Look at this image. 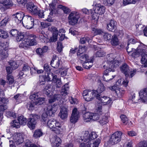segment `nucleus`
<instances>
[{"label":"nucleus","mask_w":147,"mask_h":147,"mask_svg":"<svg viewBox=\"0 0 147 147\" xmlns=\"http://www.w3.org/2000/svg\"><path fill=\"white\" fill-rule=\"evenodd\" d=\"M111 44L114 46H116L119 44V41L117 36L114 35L112 38L111 41Z\"/></svg>","instance_id":"72a5a7b5"},{"label":"nucleus","mask_w":147,"mask_h":147,"mask_svg":"<svg viewBox=\"0 0 147 147\" xmlns=\"http://www.w3.org/2000/svg\"><path fill=\"white\" fill-rule=\"evenodd\" d=\"M105 88L103 84L102 83H100L98 86L96 90H94L96 91V96H100L99 94L101 93L105 90Z\"/></svg>","instance_id":"7c9ffc66"},{"label":"nucleus","mask_w":147,"mask_h":147,"mask_svg":"<svg viewBox=\"0 0 147 147\" xmlns=\"http://www.w3.org/2000/svg\"><path fill=\"white\" fill-rule=\"evenodd\" d=\"M79 17V15L77 12H71L68 17L69 24L71 25H74L76 24L77 23Z\"/></svg>","instance_id":"9d476101"},{"label":"nucleus","mask_w":147,"mask_h":147,"mask_svg":"<svg viewBox=\"0 0 147 147\" xmlns=\"http://www.w3.org/2000/svg\"><path fill=\"white\" fill-rule=\"evenodd\" d=\"M10 67L13 69H17L18 67V65L15 61H11L9 62Z\"/></svg>","instance_id":"8fccbe9b"},{"label":"nucleus","mask_w":147,"mask_h":147,"mask_svg":"<svg viewBox=\"0 0 147 147\" xmlns=\"http://www.w3.org/2000/svg\"><path fill=\"white\" fill-rule=\"evenodd\" d=\"M139 147H147V141L143 140L140 142L138 144Z\"/></svg>","instance_id":"69168bd1"},{"label":"nucleus","mask_w":147,"mask_h":147,"mask_svg":"<svg viewBox=\"0 0 147 147\" xmlns=\"http://www.w3.org/2000/svg\"><path fill=\"white\" fill-rule=\"evenodd\" d=\"M140 98L143 102L147 103V89L145 88L139 92Z\"/></svg>","instance_id":"a211bd4d"},{"label":"nucleus","mask_w":147,"mask_h":147,"mask_svg":"<svg viewBox=\"0 0 147 147\" xmlns=\"http://www.w3.org/2000/svg\"><path fill=\"white\" fill-rule=\"evenodd\" d=\"M135 42V40L133 38H131L129 40L127 43V50L129 54L130 53L135 50L134 49L132 48L129 49V45L130 44L131 45V44H134Z\"/></svg>","instance_id":"c85d7f7f"},{"label":"nucleus","mask_w":147,"mask_h":147,"mask_svg":"<svg viewBox=\"0 0 147 147\" xmlns=\"http://www.w3.org/2000/svg\"><path fill=\"white\" fill-rule=\"evenodd\" d=\"M141 61L143 63H146L147 64V52H146L145 49L142 57L141 59Z\"/></svg>","instance_id":"de8ad7c7"},{"label":"nucleus","mask_w":147,"mask_h":147,"mask_svg":"<svg viewBox=\"0 0 147 147\" xmlns=\"http://www.w3.org/2000/svg\"><path fill=\"white\" fill-rule=\"evenodd\" d=\"M16 36V40L18 41H20L22 40L24 38V36L23 34L22 33H20Z\"/></svg>","instance_id":"774afa93"},{"label":"nucleus","mask_w":147,"mask_h":147,"mask_svg":"<svg viewBox=\"0 0 147 147\" xmlns=\"http://www.w3.org/2000/svg\"><path fill=\"white\" fill-rule=\"evenodd\" d=\"M52 146L53 147H58L60 146L61 139L57 137L51 140Z\"/></svg>","instance_id":"412c9836"},{"label":"nucleus","mask_w":147,"mask_h":147,"mask_svg":"<svg viewBox=\"0 0 147 147\" xmlns=\"http://www.w3.org/2000/svg\"><path fill=\"white\" fill-rule=\"evenodd\" d=\"M42 134L43 133L41 130L38 129L34 131L33 136L35 138H37L40 137L42 135Z\"/></svg>","instance_id":"4c0bfd02"},{"label":"nucleus","mask_w":147,"mask_h":147,"mask_svg":"<svg viewBox=\"0 0 147 147\" xmlns=\"http://www.w3.org/2000/svg\"><path fill=\"white\" fill-rule=\"evenodd\" d=\"M79 116V112L76 108H74L73 110L72 114L70 119V122L73 123H75L77 122Z\"/></svg>","instance_id":"ddd939ff"},{"label":"nucleus","mask_w":147,"mask_h":147,"mask_svg":"<svg viewBox=\"0 0 147 147\" xmlns=\"http://www.w3.org/2000/svg\"><path fill=\"white\" fill-rule=\"evenodd\" d=\"M34 101H32L28 103L26 105L27 107L29 110H32L35 105Z\"/></svg>","instance_id":"864d4df0"},{"label":"nucleus","mask_w":147,"mask_h":147,"mask_svg":"<svg viewBox=\"0 0 147 147\" xmlns=\"http://www.w3.org/2000/svg\"><path fill=\"white\" fill-rule=\"evenodd\" d=\"M60 63L59 58L56 56H53L50 63L51 66L57 69L59 67Z\"/></svg>","instance_id":"dca6fc26"},{"label":"nucleus","mask_w":147,"mask_h":147,"mask_svg":"<svg viewBox=\"0 0 147 147\" xmlns=\"http://www.w3.org/2000/svg\"><path fill=\"white\" fill-rule=\"evenodd\" d=\"M11 125L13 127L16 128H19L20 127V124L18 120H14L11 123Z\"/></svg>","instance_id":"a18cd8bd"},{"label":"nucleus","mask_w":147,"mask_h":147,"mask_svg":"<svg viewBox=\"0 0 147 147\" xmlns=\"http://www.w3.org/2000/svg\"><path fill=\"white\" fill-rule=\"evenodd\" d=\"M60 97V95L59 94H55L53 96L51 99L49 100V102L50 103H51L56 100H58Z\"/></svg>","instance_id":"79ce46f5"},{"label":"nucleus","mask_w":147,"mask_h":147,"mask_svg":"<svg viewBox=\"0 0 147 147\" xmlns=\"http://www.w3.org/2000/svg\"><path fill=\"white\" fill-rule=\"evenodd\" d=\"M120 118L121 121L124 124L126 125L128 123V119L125 115H121L120 116Z\"/></svg>","instance_id":"3c124183"},{"label":"nucleus","mask_w":147,"mask_h":147,"mask_svg":"<svg viewBox=\"0 0 147 147\" xmlns=\"http://www.w3.org/2000/svg\"><path fill=\"white\" fill-rule=\"evenodd\" d=\"M63 48L62 43L60 42H57V51L59 52H61Z\"/></svg>","instance_id":"13d9d810"},{"label":"nucleus","mask_w":147,"mask_h":147,"mask_svg":"<svg viewBox=\"0 0 147 147\" xmlns=\"http://www.w3.org/2000/svg\"><path fill=\"white\" fill-rule=\"evenodd\" d=\"M114 77L112 76L111 77V75L109 76V75H106L105 76H103V80L104 81L107 82L109 80L112 79L114 78Z\"/></svg>","instance_id":"4d7b16f0"},{"label":"nucleus","mask_w":147,"mask_h":147,"mask_svg":"<svg viewBox=\"0 0 147 147\" xmlns=\"http://www.w3.org/2000/svg\"><path fill=\"white\" fill-rule=\"evenodd\" d=\"M68 107L65 106L62 107L61 109L59 115L63 119H65L68 117Z\"/></svg>","instance_id":"2eb2a0df"},{"label":"nucleus","mask_w":147,"mask_h":147,"mask_svg":"<svg viewBox=\"0 0 147 147\" xmlns=\"http://www.w3.org/2000/svg\"><path fill=\"white\" fill-rule=\"evenodd\" d=\"M78 56L80 60L83 63L86 62L88 61V60L90 59L89 56L86 54L78 53Z\"/></svg>","instance_id":"a878e982"},{"label":"nucleus","mask_w":147,"mask_h":147,"mask_svg":"<svg viewBox=\"0 0 147 147\" xmlns=\"http://www.w3.org/2000/svg\"><path fill=\"white\" fill-rule=\"evenodd\" d=\"M69 90L68 84H66L63 86L61 91V94L63 96H65L68 94Z\"/></svg>","instance_id":"c756f323"},{"label":"nucleus","mask_w":147,"mask_h":147,"mask_svg":"<svg viewBox=\"0 0 147 147\" xmlns=\"http://www.w3.org/2000/svg\"><path fill=\"white\" fill-rule=\"evenodd\" d=\"M48 30L52 33L53 34L58 33V30L57 28L54 27H49Z\"/></svg>","instance_id":"052dcab7"},{"label":"nucleus","mask_w":147,"mask_h":147,"mask_svg":"<svg viewBox=\"0 0 147 147\" xmlns=\"http://www.w3.org/2000/svg\"><path fill=\"white\" fill-rule=\"evenodd\" d=\"M38 93H34L31 94L30 96V99H33L34 100H36L37 99L39 98Z\"/></svg>","instance_id":"e2e57ef3"},{"label":"nucleus","mask_w":147,"mask_h":147,"mask_svg":"<svg viewBox=\"0 0 147 147\" xmlns=\"http://www.w3.org/2000/svg\"><path fill=\"white\" fill-rule=\"evenodd\" d=\"M57 109V105H54L53 106L49 105L47 108L46 113H44L41 116V121L43 123L45 124L49 120L48 116L52 115L53 113H55Z\"/></svg>","instance_id":"7ed1b4c3"},{"label":"nucleus","mask_w":147,"mask_h":147,"mask_svg":"<svg viewBox=\"0 0 147 147\" xmlns=\"http://www.w3.org/2000/svg\"><path fill=\"white\" fill-rule=\"evenodd\" d=\"M121 71L123 73L126 78H131L135 74L136 70L135 69L130 70L127 64H123L120 67Z\"/></svg>","instance_id":"39448f33"},{"label":"nucleus","mask_w":147,"mask_h":147,"mask_svg":"<svg viewBox=\"0 0 147 147\" xmlns=\"http://www.w3.org/2000/svg\"><path fill=\"white\" fill-rule=\"evenodd\" d=\"M97 137V135L94 132H92L90 134L88 132L85 133L84 135L83 139H81V142L80 147H90L92 145V140Z\"/></svg>","instance_id":"f257e3e1"},{"label":"nucleus","mask_w":147,"mask_h":147,"mask_svg":"<svg viewBox=\"0 0 147 147\" xmlns=\"http://www.w3.org/2000/svg\"><path fill=\"white\" fill-rule=\"evenodd\" d=\"M53 74L52 73L47 72V74H45V76L47 79L49 81H51L53 78Z\"/></svg>","instance_id":"338daca9"},{"label":"nucleus","mask_w":147,"mask_h":147,"mask_svg":"<svg viewBox=\"0 0 147 147\" xmlns=\"http://www.w3.org/2000/svg\"><path fill=\"white\" fill-rule=\"evenodd\" d=\"M25 16L24 13L20 12L17 13L16 14L13 15V18H14V20H15L16 21L18 20L20 22H21L23 18H24Z\"/></svg>","instance_id":"4be33fe9"},{"label":"nucleus","mask_w":147,"mask_h":147,"mask_svg":"<svg viewBox=\"0 0 147 147\" xmlns=\"http://www.w3.org/2000/svg\"><path fill=\"white\" fill-rule=\"evenodd\" d=\"M90 38L88 37H83L81 38L80 40V42L82 44L85 43L86 41L89 42Z\"/></svg>","instance_id":"0e129e2a"},{"label":"nucleus","mask_w":147,"mask_h":147,"mask_svg":"<svg viewBox=\"0 0 147 147\" xmlns=\"http://www.w3.org/2000/svg\"><path fill=\"white\" fill-rule=\"evenodd\" d=\"M38 118L39 116L37 115H30V118L27 120V125L28 127L31 129H34L36 123V121Z\"/></svg>","instance_id":"1a4fd4ad"},{"label":"nucleus","mask_w":147,"mask_h":147,"mask_svg":"<svg viewBox=\"0 0 147 147\" xmlns=\"http://www.w3.org/2000/svg\"><path fill=\"white\" fill-rule=\"evenodd\" d=\"M52 86L50 84L47 85L44 88L43 90V92L47 96H51V92L52 91Z\"/></svg>","instance_id":"393cba45"},{"label":"nucleus","mask_w":147,"mask_h":147,"mask_svg":"<svg viewBox=\"0 0 147 147\" xmlns=\"http://www.w3.org/2000/svg\"><path fill=\"white\" fill-rule=\"evenodd\" d=\"M105 53L102 50H100L98 51L95 53V55L96 57H103Z\"/></svg>","instance_id":"5fc2aeb1"},{"label":"nucleus","mask_w":147,"mask_h":147,"mask_svg":"<svg viewBox=\"0 0 147 147\" xmlns=\"http://www.w3.org/2000/svg\"><path fill=\"white\" fill-rule=\"evenodd\" d=\"M94 60L93 57L90 58V59L88 60V61L84 62L83 64V67L86 69H88L92 67L93 65V63Z\"/></svg>","instance_id":"5701e85b"},{"label":"nucleus","mask_w":147,"mask_h":147,"mask_svg":"<svg viewBox=\"0 0 147 147\" xmlns=\"http://www.w3.org/2000/svg\"><path fill=\"white\" fill-rule=\"evenodd\" d=\"M24 97V95L23 94H18L14 96L13 98L16 100L17 102V103L18 104L21 102L22 99Z\"/></svg>","instance_id":"473e14b6"},{"label":"nucleus","mask_w":147,"mask_h":147,"mask_svg":"<svg viewBox=\"0 0 147 147\" xmlns=\"http://www.w3.org/2000/svg\"><path fill=\"white\" fill-rule=\"evenodd\" d=\"M103 37L105 40H110L113 37L111 34L108 32L103 33Z\"/></svg>","instance_id":"49530a36"},{"label":"nucleus","mask_w":147,"mask_h":147,"mask_svg":"<svg viewBox=\"0 0 147 147\" xmlns=\"http://www.w3.org/2000/svg\"><path fill=\"white\" fill-rule=\"evenodd\" d=\"M96 98L99 101V102H100L103 105H107L109 104L111 100L108 97L105 96H97Z\"/></svg>","instance_id":"4468645a"},{"label":"nucleus","mask_w":147,"mask_h":147,"mask_svg":"<svg viewBox=\"0 0 147 147\" xmlns=\"http://www.w3.org/2000/svg\"><path fill=\"white\" fill-rule=\"evenodd\" d=\"M59 8L62 9L65 13H68L70 12V10L67 7L63 6L61 5H59L58 6Z\"/></svg>","instance_id":"c03bdc74"},{"label":"nucleus","mask_w":147,"mask_h":147,"mask_svg":"<svg viewBox=\"0 0 147 147\" xmlns=\"http://www.w3.org/2000/svg\"><path fill=\"white\" fill-rule=\"evenodd\" d=\"M12 138L17 145L22 143L24 141L23 135L20 133H15L12 136Z\"/></svg>","instance_id":"f8f14e48"},{"label":"nucleus","mask_w":147,"mask_h":147,"mask_svg":"<svg viewBox=\"0 0 147 147\" xmlns=\"http://www.w3.org/2000/svg\"><path fill=\"white\" fill-rule=\"evenodd\" d=\"M122 134L121 131H117L113 134L110 139V143L112 145L117 144L121 140Z\"/></svg>","instance_id":"0eeeda50"},{"label":"nucleus","mask_w":147,"mask_h":147,"mask_svg":"<svg viewBox=\"0 0 147 147\" xmlns=\"http://www.w3.org/2000/svg\"><path fill=\"white\" fill-rule=\"evenodd\" d=\"M95 12L99 14H103L105 12V7L104 6L100 4H98L95 5Z\"/></svg>","instance_id":"aec40b11"},{"label":"nucleus","mask_w":147,"mask_h":147,"mask_svg":"<svg viewBox=\"0 0 147 147\" xmlns=\"http://www.w3.org/2000/svg\"><path fill=\"white\" fill-rule=\"evenodd\" d=\"M92 31V32L95 35L102 34L104 33L103 31L100 29L93 28Z\"/></svg>","instance_id":"ea45409f"},{"label":"nucleus","mask_w":147,"mask_h":147,"mask_svg":"<svg viewBox=\"0 0 147 147\" xmlns=\"http://www.w3.org/2000/svg\"><path fill=\"white\" fill-rule=\"evenodd\" d=\"M116 56L113 54H110L107 55V59L106 64L103 66L105 68H116L118 66V61L115 59Z\"/></svg>","instance_id":"20e7f679"},{"label":"nucleus","mask_w":147,"mask_h":147,"mask_svg":"<svg viewBox=\"0 0 147 147\" xmlns=\"http://www.w3.org/2000/svg\"><path fill=\"white\" fill-rule=\"evenodd\" d=\"M8 56V54L7 50H3L0 51V58L1 59L7 58Z\"/></svg>","instance_id":"58836bf2"},{"label":"nucleus","mask_w":147,"mask_h":147,"mask_svg":"<svg viewBox=\"0 0 147 147\" xmlns=\"http://www.w3.org/2000/svg\"><path fill=\"white\" fill-rule=\"evenodd\" d=\"M7 109V106L5 105H0V125L1 124V122L3 118V112Z\"/></svg>","instance_id":"2f4dec72"},{"label":"nucleus","mask_w":147,"mask_h":147,"mask_svg":"<svg viewBox=\"0 0 147 147\" xmlns=\"http://www.w3.org/2000/svg\"><path fill=\"white\" fill-rule=\"evenodd\" d=\"M108 121V117L105 116H103L100 119L99 122L102 125L106 124Z\"/></svg>","instance_id":"37998d69"},{"label":"nucleus","mask_w":147,"mask_h":147,"mask_svg":"<svg viewBox=\"0 0 147 147\" xmlns=\"http://www.w3.org/2000/svg\"><path fill=\"white\" fill-rule=\"evenodd\" d=\"M39 36L40 39L42 42H45L47 41V35L45 33V32L43 31H41Z\"/></svg>","instance_id":"c9c22d12"},{"label":"nucleus","mask_w":147,"mask_h":147,"mask_svg":"<svg viewBox=\"0 0 147 147\" xmlns=\"http://www.w3.org/2000/svg\"><path fill=\"white\" fill-rule=\"evenodd\" d=\"M44 12L45 13L46 11H44L42 10H40L39 11L38 10L37 14L35 15H38L40 18H44L45 16Z\"/></svg>","instance_id":"680f3d73"},{"label":"nucleus","mask_w":147,"mask_h":147,"mask_svg":"<svg viewBox=\"0 0 147 147\" xmlns=\"http://www.w3.org/2000/svg\"><path fill=\"white\" fill-rule=\"evenodd\" d=\"M116 24L114 20H111L107 24V29L109 31L114 32L116 29Z\"/></svg>","instance_id":"6ab92c4d"},{"label":"nucleus","mask_w":147,"mask_h":147,"mask_svg":"<svg viewBox=\"0 0 147 147\" xmlns=\"http://www.w3.org/2000/svg\"><path fill=\"white\" fill-rule=\"evenodd\" d=\"M0 3L3 4L5 8L7 9L11 7L13 4L12 0H2Z\"/></svg>","instance_id":"b1692460"},{"label":"nucleus","mask_w":147,"mask_h":147,"mask_svg":"<svg viewBox=\"0 0 147 147\" xmlns=\"http://www.w3.org/2000/svg\"><path fill=\"white\" fill-rule=\"evenodd\" d=\"M18 121L19 122L20 125H24L26 123V119L24 117L23 115L20 116L18 117Z\"/></svg>","instance_id":"f704fd0d"},{"label":"nucleus","mask_w":147,"mask_h":147,"mask_svg":"<svg viewBox=\"0 0 147 147\" xmlns=\"http://www.w3.org/2000/svg\"><path fill=\"white\" fill-rule=\"evenodd\" d=\"M8 37L7 32L1 29L0 32V38H6Z\"/></svg>","instance_id":"a19ab883"},{"label":"nucleus","mask_w":147,"mask_h":147,"mask_svg":"<svg viewBox=\"0 0 147 147\" xmlns=\"http://www.w3.org/2000/svg\"><path fill=\"white\" fill-rule=\"evenodd\" d=\"M7 82L8 84L11 85L14 82V79L13 77L11 75L7 76Z\"/></svg>","instance_id":"09e8293b"},{"label":"nucleus","mask_w":147,"mask_h":147,"mask_svg":"<svg viewBox=\"0 0 147 147\" xmlns=\"http://www.w3.org/2000/svg\"><path fill=\"white\" fill-rule=\"evenodd\" d=\"M24 26L28 29L32 28L34 25V19L31 16L26 15L25 16L23 21L22 22Z\"/></svg>","instance_id":"423d86ee"},{"label":"nucleus","mask_w":147,"mask_h":147,"mask_svg":"<svg viewBox=\"0 0 147 147\" xmlns=\"http://www.w3.org/2000/svg\"><path fill=\"white\" fill-rule=\"evenodd\" d=\"M92 113L89 112L84 113L83 117L84 120L86 122L92 121Z\"/></svg>","instance_id":"cd10ccee"},{"label":"nucleus","mask_w":147,"mask_h":147,"mask_svg":"<svg viewBox=\"0 0 147 147\" xmlns=\"http://www.w3.org/2000/svg\"><path fill=\"white\" fill-rule=\"evenodd\" d=\"M50 130L57 134H61L63 128L60 123L54 119H50L45 124Z\"/></svg>","instance_id":"f03ea898"},{"label":"nucleus","mask_w":147,"mask_h":147,"mask_svg":"<svg viewBox=\"0 0 147 147\" xmlns=\"http://www.w3.org/2000/svg\"><path fill=\"white\" fill-rule=\"evenodd\" d=\"M26 8L28 12L34 15L37 14L38 7L32 2L28 3L26 5Z\"/></svg>","instance_id":"9b49d317"},{"label":"nucleus","mask_w":147,"mask_h":147,"mask_svg":"<svg viewBox=\"0 0 147 147\" xmlns=\"http://www.w3.org/2000/svg\"><path fill=\"white\" fill-rule=\"evenodd\" d=\"M10 20V17L9 16H7L5 17L4 19H3L1 22L2 25H6L7 22Z\"/></svg>","instance_id":"603ef678"},{"label":"nucleus","mask_w":147,"mask_h":147,"mask_svg":"<svg viewBox=\"0 0 147 147\" xmlns=\"http://www.w3.org/2000/svg\"><path fill=\"white\" fill-rule=\"evenodd\" d=\"M34 38L32 39H30L29 38V43H30V46H33L34 45H35L37 44V42L36 39H35V38H36V36H34Z\"/></svg>","instance_id":"bf43d9fd"},{"label":"nucleus","mask_w":147,"mask_h":147,"mask_svg":"<svg viewBox=\"0 0 147 147\" xmlns=\"http://www.w3.org/2000/svg\"><path fill=\"white\" fill-rule=\"evenodd\" d=\"M30 40L29 38L24 39V40H22V42L20 43V47L24 48L29 47L30 46L29 42Z\"/></svg>","instance_id":"bb28decb"},{"label":"nucleus","mask_w":147,"mask_h":147,"mask_svg":"<svg viewBox=\"0 0 147 147\" xmlns=\"http://www.w3.org/2000/svg\"><path fill=\"white\" fill-rule=\"evenodd\" d=\"M105 69H106V70L104 71L103 73V76H105L106 75H109L108 73L109 71L114 72L115 71V68H105Z\"/></svg>","instance_id":"6e6d98bb"},{"label":"nucleus","mask_w":147,"mask_h":147,"mask_svg":"<svg viewBox=\"0 0 147 147\" xmlns=\"http://www.w3.org/2000/svg\"><path fill=\"white\" fill-rule=\"evenodd\" d=\"M144 51L145 49H143L142 47L140 46L137 48V50L135 52L132 53L131 56L133 58H135L141 55L142 58Z\"/></svg>","instance_id":"f3484780"},{"label":"nucleus","mask_w":147,"mask_h":147,"mask_svg":"<svg viewBox=\"0 0 147 147\" xmlns=\"http://www.w3.org/2000/svg\"><path fill=\"white\" fill-rule=\"evenodd\" d=\"M96 91L94 90H85L83 93V95L85 100L87 101H90L96 97Z\"/></svg>","instance_id":"6e6552de"},{"label":"nucleus","mask_w":147,"mask_h":147,"mask_svg":"<svg viewBox=\"0 0 147 147\" xmlns=\"http://www.w3.org/2000/svg\"><path fill=\"white\" fill-rule=\"evenodd\" d=\"M45 98H40L39 97L35 101H34L35 105H39L42 104L45 101Z\"/></svg>","instance_id":"e433bc0d"}]
</instances>
